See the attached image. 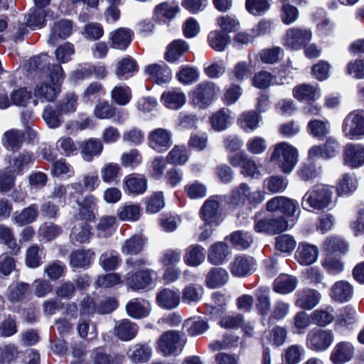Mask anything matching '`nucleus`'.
I'll return each instance as SVG.
<instances>
[{
	"instance_id": "f257e3e1",
	"label": "nucleus",
	"mask_w": 364,
	"mask_h": 364,
	"mask_svg": "<svg viewBox=\"0 0 364 364\" xmlns=\"http://www.w3.org/2000/svg\"><path fill=\"white\" fill-rule=\"evenodd\" d=\"M48 58L47 54H41L34 57L31 64L41 72L33 90L34 96L41 101L51 102L60 94L64 73L60 65H51Z\"/></svg>"
},
{
	"instance_id": "f03ea898",
	"label": "nucleus",
	"mask_w": 364,
	"mask_h": 364,
	"mask_svg": "<svg viewBox=\"0 0 364 364\" xmlns=\"http://www.w3.org/2000/svg\"><path fill=\"white\" fill-rule=\"evenodd\" d=\"M186 341L183 335L176 331H167L163 333L156 342V350L163 356H177L180 355Z\"/></svg>"
},
{
	"instance_id": "7ed1b4c3",
	"label": "nucleus",
	"mask_w": 364,
	"mask_h": 364,
	"mask_svg": "<svg viewBox=\"0 0 364 364\" xmlns=\"http://www.w3.org/2000/svg\"><path fill=\"white\" fill-rule=\"evenodd\" d=\"M333 194L332 188L328 186H315L305 193L301 205L304 208L323 210L331 203Z\"/></svg>"
},
{
	"instance_id": "20e7f679",
	"label": "nucleus",
	"mask_w": 364,
	"mask_h": 364,
	"mask_svg": "<svg viewBox=\"0 0 364 364\" xmlns=\"http://www.w3.org/2000/svg\"><path fill=\"white\" fill-rule=\"evenodd\" d=\"M220 88L212 82H202L190 94L191 102L200 108L208 107L217 97Z\"/></svg>"
},
{
	"instance_id": "39448f33",
	"label": "nucleus",
	"mask_w": 364,
	"mask_h": 364,
	"mask_svg": "<svg viewBox=\"0 0 364 364\" xmlns=\"http://www.w3.org/2000/svg\"><path fill=\"white\" fill-rule=\"evenodd\" d=\"M274 159L279 160V166L284 173H289L298 161V151L296 148L287 142H281L274 146Z\"/></svg>"
},
{
	"instance_id": "423d86ee",
	"label": "nucleus",
	"mask_w": 364,
	"mask_h": 364,
	"mask_svg": "<svg viewBox=\"0 0 364 364\" xmlns=\"http://www.w3.org/2000/svg\"><path fill=\"white\" fill-rule=\"evenodd\" d=\"M264 200V195L262 191L252 192L247 183H242L232 190L230 203L236 205H243L246 203L257 205Z\"/></svg>"
},
{
	"instance_id": "0eeeda50",
	"label": "nucleus",
	"mask_w": 364,
	"mask_h": 364,
	"mask_svg": "<svg viewBox=\"0 0 364 364\" xmlns=\"http://www.w3.org/2000/svg\"><path fill=\"white\" fill-rule=\"evenodd\" d=\"M311 38L312 32L310 29L304 27H291L286 31L283 44L291 50H299L305 46Z\"/></svg>"
},
{
	"instance_id": "6e6552de",
	"label": "nucleus",
	"mask_w": 364,
	"mask_h": 364,
	"mask_svg": "<svg viewBox=\"0 0 364 364\" xmlns=\"http://www.w3.org/2000/svg\"><path fill=\"white\" fill-rule=\"evenodd\" d=\"M342 130L345 136L351 139L364 136V110L350 112L343 120Z\"/></svg>"
},
{
	"instance_id": "1a4fd4ad",
	"label": "nucleus",
	"mask_w": 364,
	"mask_h": 364,
	"mask_svg": "<svg viewBox=\"0 0 364 364\" xmlns=\"http://www.w3.org/2000/svg\"><path fill=\"white\" fill-rule=\"evenodd\" d=\"M334 339L330 330L313 329L306 336V346L314 351H324L329 348Z\"/></svg>"
},
{
	"instance_id": "9d476101",
	"label": "nucleus",
	"mask_w": 364,
	"mask_h": 364,
	"mask_svg": "<svg viewBox=\"0 0 364 364\" xmlns=\"http://www.w3.org/2000/svg\"><path fill=\"white\" fill-rule=\"evenodd\" d=\"M222 198L218 196H210L200 208V218L208 224L219 225L220 222V205Z\"/></svg>"
},
{
	"instance_id": "9b49d317",
	"label": "nucleus",
	"mask_w": 364,
	"mask_h": 364,
	"mask_svg": "<svg viewBox=\"0 0 364 364\" xmlns=\"http://www.w3.org/2000/svg\"><path fill=\"white\" fill-rule=\"evenodd\" d=\"M148 140L151 149L158 152H164L172 144V134L168 129L157 128L149 132Z\"/></svg>"
},
{
	"instance_id": "f8f14e48",
	"label": "nucleus",
	"mask_w": 364,
	"mask_h": 364,
	"mask_svg": "<svg viewBox=\"0 0 364 364\" xmlns=\"http://www.w3.org/2000/svg\"><path fill=\"white\" fill-rule=\"evenodd\" d=\"M144 72L157 85L168 83L172 78L171 70L164 63L149 65L145 67Z\"/></svg>"
},
{
	"instance_id": "ddd939ff",
	"label": "nucleus",
	"mask_w": 364,
	"mask_h": 364,
	"mask_svg": "<svg viewBox=\"0 0 364 364\" xmlns=\"http://www.w3.org/2000/svg\"><path fill=\"white\" fill-rule=\"evenodd\" d=\"M295 305L305 310H311L320 301L321 295L316 289L305 288L299 290L296 294Z\"/></svg>"
},
{
	"instance_id": "4468645a",
	"label": "nucleus",
	"mask_w": 364,
	"mask_h": 364,
	"mask_svg": "<svg viewBox=\"0 0 364 364\" xmlns=\"http://www.w3.org/2000/svg\"><path fill=\"white\" fill-rule=\"evenodd\" d=\"M344 164L351 168H358L364 164V146L348 144L344 148Z\"/></svg>"
},
{
	"instance_id": "2eb2a0df",
	"label": "nucleus",
	"mask_w": 364,
	"mask_h": 364,
	"mask_svg": "<svg viewBox=\"0 0 364 364\" xmlns=\"http://www.w3.org/2000/svg\"><path fill=\"white\" fill-rule=\"evenodd\" d=\"M124 190L128 194L140 195L145 192L148 187L147 179L142 175L132 173L124 177Z\"/></svg>"
},
{
	"instance_id": "dca6fc26",
	"label": "nucleus",
	"mask_w": 364,
	"mask_h": 364,
	"mask_svg": "<svg viewBox=\"0 0 364 364\" xmlns=\"http://www.w3.org/2000/svg\"><path fill=\"white\" fill-rule=\"evenodd\" d=\"M152 273L153 270L144 269L134 274H129L126 278V284L132 290L145 289L152 283Z\"/></svg>"
},
{
	"instance_id": "f3484780",
	"label": "nucleus",
	"mask_w": 364,
	"mask_h": 364,
	"mask_svg": "<svg viewBox=\"0 0 364 364\" xmlns=\"http://www.w3.org/2000/svg\"><path fill=\"white\" fill-rule=\"evenodd\" d=\"M355 348L351 343L341 341L338 343L332 350L330 359L335 364L348 362L353 357Z\"/></svg>"
},
{
	"instance_id": "a211bd4d",
	"label": "nucleus",
	"mask_w": 364,
	"mask_h": 364,
	"mask_svg": "<svg viewBox=\"0 0 364 364\" xmlns=\"http://www.w3.org/2000/svg\"><path fill=\"white\" fill-rule=\"evenodd\" d=\"M153 349L148 343H136L129 350L127 355L132 363H144L152 357Z\"/></svg>"
},
{
	"instance_id": "6ab92c4d",
	"label": "nucleus",
	"mask_w": 364,
	"mask_h": 364,
	"mask_svg": "<svg viewBox=\"0 0 364 364\" xmlns=\"http://www.w3.org/2000/svg\"><path fill=\"white\" fill-rule=\"evenodd\" d=\"M273 200L267 204V211L256 216L255 229L257 232L271 234L273 230Z\"/></svg>"
},
{
	"instance_id": "aec40b11",
	"label": "nucleus",
	"mask_w": 364,
	"mask_h": 364,
	"mask_svg": "<svg viewBox=\"0 0 364 364\" xmlns=\"http://www.w3.org/2000/svg\"><path fill=\"white\" fill-rule=\"evenodd\" d=\"M132 31L125 28H118L109 35L111 47L114 49L125 50L132 41Z\"/></svg>"
},
{
	"instance_id": "412c9836",
	"label": "nucleus",
	"mask_w": 364,
	"mask_h": 364,
	"mask_svg": "<svg viewBox=\"0 0 364 364\" xmlns=\"http://www.w3.org/2000/svg\"><path fill=\"white\" fill-rule=\"evenodd\" d=\"M139 70L136 61L130 56H127L119 60L116 65L115 74L119 80H126Z\"/></svg>"
},
{
	"instance_id": "4be33fe9",
	"label": "nucleus",
	"mask_w": 364,
	"mask_h": 364,
	"mask_svg": "<svg viewBox=\"0 0 364 364\" xmlns=\"http://www.w3.org/2000/svg\"><path fill=\"white\" fill-rule=\"evenodd\" d=\"M255 262L252 257L245 255L237 256L231 266V272L236 277H245L254 271Z\"/></svg>"
},
{
	"instance_id": "5701e85b",
	"label": "nucleus",
	"mask_w": 364,
	"mask_h": 364,
	"mask_svg": "<svg viewBox=\"0 0 364 364\" xmlns=\"http://www.w3.org/2000/svg\"><path fill=\"white\" fill-rule=\"evenodd\" d=\"M139 327L136 323L129 319H122L117 321L114 326V334L123 341L132 340L137 334Z\"/></svg>"
},
{
	"instance_id": "b1692460",
	"label": "nucleus",
	"mask_w": 364,
	"mask_h": 364,
	"mask_svg": "<svg viewBox=\"0 0 364 364\" xmlns=\"http://www.w3.org/2000/svg\"><path fill=\"white\" fill-rule=\"evenodd\" d=\"M318 250L316 246L306 242L299 243L296 258L302 265H309L313 264L317 259Z\"/></svg>"
},
{
	"instance_id": "393cba45",
	"label": "nucleus",
	"mask_w": 364,
	"mask_h": 364,
	"mask_svg": "<svg viewBox=\"0 0 364 364\" xmlns=\"http://www.w3.org/2000/svg\"><path fill=\"white\" fill-rule=\"evenodd\" d=\"M161 102L168 109L177 110L186 102V95L178 89L164 92L161 97Z\"/></svg>"
},
{
	"instance_id": "a878e982",
	"label": "nucleus",
	"mask_w": 364,
	"mask_h": 364,
	"mask_svg": "<svg viewBox=\"0 0 364 364\" xmlns=\"http://www.w3.org/2000/svg\"><path fill=\"white\" fill-rule=\"evenodd\" d=\"M95 255L90 249L76 250L70 256V265L72 268H86L92 262Z\"/></svg>"
},
{
	"instance_id": "bb28decb",
	"label": "nucleus",
	"mask_w": 364,
	"mask_h": 364,
	"mask_svg": "<svg viewBox=\"0 0 364 364\" xmlns=\"http://www.w3.org/2000/svg\"><path fill=\"white\" fill-rule=\"evenodd\" d=\"M103 148V144L100 139L90 138L83 142L80 151L81 156L84 161L91 162L95 157L101 154Z\"/></svg>"
},
{
	"instance_id": "cd10ccee",
	"label": "nucleus",
	"mask_w": 364,
	"mask_h": 364,
	"mask_svg": "<svg viewBox=\"0 0 364 364\" xmlns=\"http://www.w3.org/2000/svg\"><path fill=\"white\" fill-rule=\"evenodd\" d=\"M156 303L165 309H175L180 303V294L177 291L164 289L157 294Z\"/></svg>"
},
{
	"instance_id": "c85d7f7f",
	"label": "nucleus",
	"mask_w": 364,
	"mask_h": 364,
	"mask_svg": "<svg viewBox=\"0 0 364 364\" xmlns=\"http://www.w3.org/2000/svg\"><path fill=\"white\" fill-rule=\"evenodd\" d=\"M126 311L129 316L136 319H140L149 315L151 307L148 301L134 299L127 303Z\"/></svg>"
},
{
	"instance_id": "c756f323",
	"label": "nucleus",
	"mask_w": 364,
	"mask_h": 364,
	"mask_svg": "<svg viewBox=\"0 0 364 364\" xmlns=\"http://www.w3.org/2000/svg\"><path fill=\"white\" fill-rule=\"evenodd\" d=\"M205 259L204 247L199 245H193L186 248L183 256L184 262L190 267H198Z\"/></svg>"
},
{
	"instance_id": "7c9ffc66",
	"label": "nucleus",
	"mask_w": 364,
	"mask_h": 364,
	"mask_svg": "<svg viewBox=\"0 0 364 364\" xmlns=\"http://www.w3.org/2000/svg\"><path fill=\"white\" fill-rule=\"evenodd\" d=\"M297 203L284 196H274V217L276 215L294 217Z\"/></svg>"
},
{
	"instance_id": "2f4dec72",
	"label": "nucleus",
	"mask_w": 364,
	"mask_h": 364,
	"mask_svg": "<svg viewBox=\"0 0 364 364\" xmlns=\"http://www.w3.org/2000/svg\"><path fill=\"white\" fill-rule=\"evenodd\" d=\"M229 275L228 272L221 267L212 268L205 277V284L208 288H218L227 283Z\"/></svg>"
},
{
	"instance_id": "473e14b6",
	"label": "nucleus",
	"mask_w": 364,
	"mask_h": 364,
	"mask_svg": "<svg viewBox=\"0 0 364 364\" xmlns=\"http://www.w3.org/2000/svg\"><path fill=\"white\" fill-rule=\"evenodd\" d=\"M230 254L229 247L226 244L222 242H217L210 247L208 260L213 265H220L223 263Z\"/></svg>"
},
{
	"instance_id": "72a5a7b5",
	"label": "nucleus",
	"mask_w": 364,
	"mask_h": 364,
	"mask_svg": "<svg viewBox=\"0 0 364 364\" xmlns=\"http://www.w3.org/2000/svg\"><path fill=\"white\" fill-rule=\"evenodd\" d=\"M72 31L71 22L68 20H60L56 22L48 40L49 44L54 46L58 38L64 39L68 38Z\"/></svg>"
},
{
	"instance_id": "f704fd0d",
	"label": "nucleus",
	"mask_w": 364,
	"mask_h": 364,
	"mask_svg": "<svg viewBox=\"0 0 364 364\" xmlns=\"http://www.w3.org/2000/svg\"><path fill=\"white\" fill-rule=\"evenodd\" d=\"M353 295L352 286L346 281L336 282L331 287V296L337 301L345 302Z\"/></svg>"
},
{
	"instance_id": "c9c22d12",
	"label": "nucleus",
	"mask_w": 364,
	"mask_h": 364,
	"mask_svg": "<svg viewBox=\"0 0 364 364\" xmlns=\"http://www.w3.org/2000/svg\"><path fill=\"white\" fill-rule=\"evenodd\" d=\"M100 173L104 183H114L121 176L122 168L117 163L107 162L101 167Z\"/></svg>"
},
{
	"instance_id": "e433bc0d",
	"label": "nucleus",
	"mask_w": 364,
	"mask_h": 364,
	"mask_svg": "<svg viewBox=\"0 0 364 364\" xmlns=\"http://www.w3.org/2000/svg\"><path fill=\"white\" fill-rule=\"evenodd\" d=\"M188 43L183 40L173 41L167 46L165 59L170 63H175L188 50Z\"/></svg>"
},
{
	"instance_id": "4c0bfd02",
	"label": "nucleus",
	"mask_w": 364,
	"mask_h": 364,
	"mask_svg": "<svg viewBox=\"0 0 364 364\" xmlns=\"http://www.w3.org/2000/svg\"><path fill=\"white\" fill-rule=\"evenodd\" d=\"M298 284L297 279L291 275L281 274L274 281V291L287 294L292 292Z\"/></svg>"
},
{
	"instance_id": "58836bf2",
	"label": "nucleus",
	"mask_w": 364,
	"mask_h": 364,
	"mask_svg": "<svg viewBox=\"0 0 364 364\" xmlns=\"http://www.w3.org/2000/svg\"><path fill=\"white\" fill-rule=\"evenodd\" d=\"M24 134L21 131L11 129L4 133L2 141L4 146L9 150H18L23 142Z\"/></svg>"
},
{
	"instance_id": "ea45409f",
	"label": "nucleus",
	"mask_w": 364,
	"mask_h": 364,
	"mask_svg": "<svg viewBox=\"0 0 364 364\" xmlns=\"http://www.w3.org/2000/svg\"><path fill=\"white\" fill-rule=\"evenodd\" d=\"M358 186V180L354 173H345L338 180L336 191L338 195H349L357 189Z\"/></svg>"
},
{
	"instance_id": "a19ab883",
	"label": "nucleus",
	"mask_w": 364,
	"mask_h": 364,
	"mask_svg": "<svg viewBox=\"0 0 364 364\" xmlns=\"http://www.w3.org/2000/svg\"><path fill=\"white\" fill-rule=\"evenodd\" d=\"M146 240L140 235H134L126 240L122 245L121 250L125 255H136L144 248Z\"/></svg>"
},
{
	"instance_id": "79ce46f5",
	"label": "nucleus",
	"mask_w": 364,
	"mask_h": 364,
	"mask_svg": "<svg viewBox=\"0 0 364 364\" xmlns=\"http://www.w3.org/2000/svg\"><path fill=\"white\" fill-rule=\"evenodd\" d=\"M29 290V284L16 282L10 284L6 291V297L11 302H18L26 298Z\"/></svg>"
},
{
	"instance_id": "37998d69",
	"label": "nucleus",
	"mask_w": 364,
	"mask_h": 364,
	"mask_svg": "<svg viewBox=\"0 0 364 364\" xmlns=\"http://www.w3.org/2000/svg\"><path fill=\"white\" fill-rule=\"evenodd\" d=\"M38 215V205L32 204L20 213H16L13 220L18 225H24L33 223Z\"/></svg>"
},
{
	"instance_id": "c03bdc74",
	"label": "nucleus",
	"mask_w": 364,
	"mask_h": 364,
	"mask_svg": "<svg viewBox=\"0 0 364 364\" xmlns=\"http://www.w3.org/2000/svg\"><path fill=\"white\" fill-rule=\"evenodd\" d=\"M26 26L32 29L43 27L46 25V12L41 9L31 8L26 16Z\"/></svg>"
},
{
	"instance_id": "a18cd8bd",
	"label": "nucleus",
	"mask_w": 364,
	"mask_h": 364,
	"mask_svg": "<svg viewBox=\"0 0 364 364\" xmlns=\"http://www.w3.org/2000/svg\"><path fill=\"white\" fill-rule=\"evenodd\" d=\"M293 95L299 100H314L319 96V90L317 87L302 84L294 89Z\"/></svg>"
},
{
	"instance_id": "49530a36",
	"label": "nucleus",
	"mask_w": 364,
	"mask_h": 364,
	"mask_svg": "<svg viewBox=\"0 0 364 364\" xmlns=\"http://www.w3.org/2000/svg\"><path fill=\"white\" fill-rule=\"evenodd\" d=\"M307 130L309 133L313 136L321 139L324 138L329 132V122L327 120H311L308 123Z\"/></svg>"
},
{
	"instance_id": "de8ad7c7",
	"label": "nucleus",
	"mask_w": 364,
	"mask_h": 364,
	"mask_svg": "<svg viewBox=\"0 0 364 364\" xmlns=\"http://www.w3.org/2000/svg\"><path fill=\"white\" fill-rule=\"evenodd\" d=\"M56 149L64 156L69 157L76 155L78 151L77 146L70 136H61L56 141Z\"/></svg>"
},
{
	"instance_id": "09e8293b",
	"label": "nucleus",
	"mask_w": 364,
	"mask_h": 364,
	"mask_svg": "<svg viewBox=\"0 0 364 364\" xmlns=\"http://www.w3.org/2000/svg\"><path fill=\"white\" fill-rule=\"evenodd\" d=\"M323 250L328 254L336 252L345 253L348 250V245L342 238L337 236H331L327 237L324 241Z\"/></svg>"
},
{
	"instance_id": "8fccbe9b",
	"label": "nucleus",
	"mask_w": 364,
	"mask_h": 364,
	"mask_svg": "<svg viewBox=\"0 0 364 364\" xmlns=\"http://www.w3.org/2000/svg\"><path fill=\"white\" fill-rule=\"evenodd\" d=\"M111 97L116 104L124 106L132 99L131 89L126 85H117L111 91Z\"/></svg>"
},
{
	"instance_id": "3c124183",
	"label": "nucleus",
	"mask_w": 364,
	"mask_h": 364,
	"mask_svg": "<svg viewBox=\"0 0 364 364\" xmlns=\"http://www.w3.org/2000/svg\"><path fill=\"white\" fill-rule=\"evenodd\" d=\"M209 46L216 51H223L229 43V36L221 31H213L208 37Z\"/></svg>"
},
{
	"instance_id": "603ef678",
	"label": "nucleus",
	"mask_w": 364,
	"mask_h": 364,
	"mask_svg": "<svg viewBox=\"0 0 364 364\" xmlns=\"http://www.w3.org/2000/svg\"><path fill=\"white\" fill-rule=\"evenodd\" d=\"M257 308L260 314L265 315L270 311L271 296L269 287H261L257 291Z\"/></svg>"
},
{
	"instance_id": "864d4df0",
	"label": "nucleus",
	"mask_w": 364,
	"mask_h": 364,
	"mask_svg": "<svg viewBox=\"0 0 364 364\" xmlns=\"http://www.w3.org/2000/svg\"><path fill=\"white\" fill-rule=\"evenodd\" d=\"M0 243L6 245L12 253H17L20 250L11 228L4 224L0 225Z\"/></svg>"
},
{
	"instance_id": "5fc2aeb1",
	"label": "nucleus",
	"mask_w": 364,
	"mask_h": 364,
	"mask_svg": "<svg viewBox=\"0 0 364 364\" xmlns=\"http://www.w3.org/2000/svg\"><path fill=\"white\" fill-rule=\"evenodd\" d=\"M333 309L331 306L327 307L326 309L315 310L311 314L312 322L319 326H326L331 323L333 319Z\"/></svg>"
},
{
	"instance_id": "6e6d98bb",
	"label": "nucleus",
	"mask_w": 364,
	"mask_h": 364,
	"mask_svg": "<svg viewBox=\"0 0 364 364\" xmlns=\"http://www.w3.org/2000/svg\"><path fill=\"white\" fill-rule=\"evenodd\" d=\"M117 215L122 220L136 221L141 215V209L136 204H125L118 208Z\"/></svg>"
},
{
	"instance_id": "4d7b16f0",
	"label": "nucleus",
	"mask_w": 364,
	"mask_h": 364,
	"mask_svg": "<svg viewBox=\"0 0 364 364\" xmlns=\"http://www.w3.org/2000/svg\"><path fill=\"white\" fill-rule=\"evenodd\" d=\"M230 114L228 109H220L214 113L210 118L213 129L220 132L225 129L230 124Z\"/></svg>"
},
{
	"instance_id": "13d9d810",
	"label": "nucleus",
	"mask_w": 364,
	"mask_h": 364,
	"mask_svg": "<svg viewBox=\"0 0 364 364\" xmlns=\"http://www.w3.org/2000/svg\"><path fill=\"white\" fill-rule=\"evenodd\" d=\"M295 247L296 241L290 235H281L274 239V247L281 253L290 254Z\"/></svg>"
},
{
	"instance_id": "bf43d9fd",
	"label": "nucleus",
	"mask_w": 364,
	"mask_h": 364,
	"mask_svg": "<svg viewBox=\"0 0 364 364\" xmlns=\"http://www.w3.org/2000/svg\"><path fill=\"white\" fill-rule=\"evenodd\" d=\"M259 117L254 111H248L242 113L238 119L240 127L245 131H253L259 124Z\"/></svg>"
},
{
	"instance_id": "052dcab7",
	"label": "nucleus",
	"mask_w": 364,
	"mask_h": 364,
	"mask_svg": "<svg viewBox=\"0 0 364 364\" xmlns=\"http://www.w3.org/2000/svg\"><path fill=\"white\" fill-rule=\"evenodd\" d=\"M271 0H246L245 7L253 16L264 15L271 7Z\"/></svg>"
},
{
	"instance_id": "680f3d73",
	"label": "nucleus",
	"mask_w": 364,
	"mask_h": 364,
	"mask_svg": "<svg viewBox=\"0 0 364 364\" xmlns=\"http://www.w3.org/2000/svg\"><path fill=\"white\" fill-rule=\"evenodd\" d=\"M188 159V151L184 146L176 145L168 154L166 161L175 165L184 164Z\"/></svg>"
},
{
	"instance_id": "e2e57ef3",
	"label": "nucleus",
	"mask_w": 364,
	"mask_h": 364,
	"mask_svg": "<svg viewBox=\"0 0 364 364\" xmlns=\"http://www.w3.org/2000/svg\"><path fill=\"white\" fill-rule=\"evenodd\" d=\"M282 3L281 8V19L286 25L296 21L299 17V11L296 7L291 5L288 0H279Z\"/></svg>"
},
{
	"instance_id": "0e129e2a",
	"label": "nucleus",
	"mask_w": 364,
	"mask_h": 364,
	"mask_svg": "<svg viewBox=\"0 0 364 364\" xmlns=\"http://www.w3.org/2000/svg\"><path fill=\"white\" fill-rule=\"evenodd\" d=\"M92 236L91 226L87 223H81L75 226L72 230L70 237L78 243L88 242Z\"/></svg>"
},
{
	"instance_id": "69168bd1",
	"label": "nucleus",
	"mask_w": 364,
	"mask_h": 364,
	"mask_svg": "<svg viewBox=\"0 0 364 364\" xmlns=\"http://www.w3.org/2000/svg\"><path fill=\"white\" fill-rule=\"evenodd\" d=\"M78 97L74 93H68L57 106V109L61 114L73 113L77 109Z\"/></svg>"
},
{
	"instance_id": "338daca9",
	"label": "nucleus",
	"mask_w": 364,
	"mask_h": 364,
	"mask_svg": "<svg viewBox=\"0 0 364 364\" xmlns=\"http://www.w3.org/2000/svg\"><path fill=\"white\" fill-rule=\"evenodd\" d=\"M203 289L201 287L189 284L186 287L182 293V301L186 304L197 303L203 296Z\"/></svg>"
},
{
	"instance_id": "774afa93",
	"label": "nucleus",
	"mask_w": 364,
	"mask_h": 364,
	"mask_svg": "<svg viewBox=\"0 0 364 364\" xmlns=\"http://www.w3.org/2000/svg\"><path fill=\"white\" fill-rule=\"evenodd\" d=\"M43 256V249H41L37 245H31L26 251V263L28 267L36 268L41 265Z\"/></svg>"
}]
</instances>
